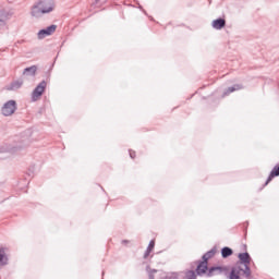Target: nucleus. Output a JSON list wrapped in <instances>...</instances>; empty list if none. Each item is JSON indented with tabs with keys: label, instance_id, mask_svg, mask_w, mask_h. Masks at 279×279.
Returning <instances> with one entry per match:
<instances>
[{
	"label": "nucleus",
	"instance_id": "obj_1",
	"mask_svg": "<svg viewBox=\"0 0 279 279\" xmlns=\"http://www.w3.org/2000/svg\"><path fill=\"white\" fill-rule=\"evenodd\" d=\"M228 271H230L228 266H211L208 268V262L204 260H199L196 267L197 276H204V274H206L207 278H213V276H217L219 274L228 276Z\"/></svg>",
	"mask_w": 279,
	"mask_h": 279
},
{
	"label": "nucleus",
	"instance_id": "obj_2",
	"mask_svg": "<svg viewBox=\"0 0 279 279\" xmlns=\"http://www.w3.org/2000/svg\"><path fill=\"white\" fill-rule=\"evenodd\" d=\"M238 258L239 260L231 267L228 275L229 279H241V271H243V267H241V265H251L252 263V256H250V253L247 252L239 253Z\"/></svg>",
	"mask_w": 279,
	"mask_h": 279
},
{
	"label": "nucleus",
	"instance_id": "obj_3",
	"mask_svg": "<svg viewBox=\"0 0 279 279\" xmlns=\"http://www.w3.org/2000/svg\"><path fill=\"white\" fill-rule=\"evenodd\" d=\"M53 0H39L32 7L31 16L40 19L43 14H49V12H53Z\"/></svg>",
	"mask_w": 279,
	"mask_h": 279
},
{
	"label": "nucleus",
	"instance_id": "obj_4",
	"mask_svg": "<svg viewBox=\"0 0 279 279\" xmlns=\"http://www.w3.org/2000/svg\"><path fill=\"white\" fill-rule=\"evenodd\" d=\"M16 110H19L16 100H8L1 108V114L3 117H12Z\"/></svg>",
	"mask_w": 279,
	"mask_h": 279
},
{
	"label": "nucleus",
	"instance_id": "obj_5",
	"mask_svg": "<svg viewBox=\"0 0 279 279\" xmlns=\"http://www.w3.org/2000/svg\"><path fill=\"white\" fill-rule=\"evenodd\" d=\"M46 88L47 81H41L32 93L33 101H37L39 97H43V93H45Z\"/></svg>",
	"mask_w": 279,
	"mask_h": 279
},
{
	"label": "nucleus",
	"instance_id": "obj_6",
	"mask_svg": "<svg viewBox=\"0 0 279 279\" xmlns=\"http://www.w3.org/2000/svg\"><path fill=\"white\" fill-rule=\"evenodd\" d=\"M56 29H58V26L56 24H52L44 29H40L37 36L39 40H43V38H47V36H51V34H54Z\"/></svg>",
	"mask_w": 279,
	"mask_h": 279
},
{
	"label": "nucleus",
	"instance_id": "obj_7",
	"mask_svg": "<svg viewBox=\"0 0 279 279\" xmlns=\"http://www.w3.org/2000/svg\"><path fill=\"white\" fill-rule=\"evenodd\" d=\"M278 177H279V165H277L272 168L264 186H267V184H269V182H271L274 180V178H278Z\"/></svg>",
	"mask_w": 279,
	"mask_h": 279
},
{
	"label": "nucleus",
	"instance_id": "obj_8",
	"mask_svg": "<svg viewBox=\"0 0 279 279\" xmlns=\"http://www.w3.org/2000/svg\"><path fill=\"white\" fill-rule=\"evenodd\" d=\"M211 26L214 27V29H223V27H226V19L218 17L214 20Z\"/></svg>",
	"mask_w": 279,
	"mask_h": 279
},
{
	"label": "nucleus",
	"instance_id": "obj_9",
	"mask_svg": "<svg viewBox=\"0 0 279 279\" xmlns=\"http://www.w3.org/2000/svg\"><path fill=\"white\" fill-rule=\"evenodd\" d=\"M235 90H243V85L241 84H235L231 87H228L222 97H228V95H230L231 93H234Z\"/></svg>",
	"mask_w": 279,
	"mask_h": 279
},
{
	"label": "nucleus",
	"instance_id": "obj_10",
	"mask_svg": "<svg viewBox=\"0 0 279 279\" xmlns=\"http://www.w3.org/2000/svg\"><path fill=\"white\" fill-rule=\"evenodd\" d=\"M222 258H230L232 254H234V251L230 246H223L220 251Z\"/></svg>",
	"mask_w": 279,
	"mask_h": 279
},
{
	"label": "nucleus",
	"instance_id": "obj_11",
	"mask_svg": "<svg viewBox=\"0 0 279 279\" xmlns=\"http://www.w3.org/2000/svg\"><path fill=\"white\" fill-rule=\"evenodd\" d=\"M217 254V248H211L210 251L206 252L203 256H202V260L205 263H208L209 258H214V256Z\"/></svg>",
	"mask_w": 279,
	"mask_h": 279
},
{
	"label": "nucleus",
	"instance_id": "obj_12",
	"mask_svg": "<svg viewBox=\"0 0 279 279\" xmlns=\"http://www.w3.org/2000/svg\"><path fill=\"white\" fill-rule=\"evenodd\" d=\"M36 71H38V66L32 65L29 68L24 69L23 75H28L31 77H34V75H36Z\"/></svg>",
	"mask_w": 279,
	"mask_h": 279
},
{
	"label": "nucleus",
	"instance_id": "obj_13",
	"mask_svg": "<svg viewBox=\"0 0 279 279\" xmlns=\"http://www.w3.org/2000/svg\"><path fill=\"white\" fill-rule=\"evenodd\" d=\"M23 86V80L13 81L10 86L8 87V90H19Z\"/></svg>",
	"mask_w": 279,
	"mask_h": 279
},
{
	"label": "nucleus",
	"instance_id": "obj_14",
	"mask_svg": "<svg viewBox=\"0 0 279 279\" xmlns=\"http://www.w3.org/2000/svg\"><path fill=\"white\" fill-rule=\"evenodd\" d=\"M156 247V241L151 240L144 253V258L147 259L149 258V255L151 254V251Z\"/></svg>",
	"mask_w": 279,
	"mask_h": 279
},
{
	"label": "nucleus",
	"instance_id": "obj_15",
	"mask_svg": "<svg viewBox=\"0 0 279 279\" xmlns=\"http://www.w3.org/2000/svg\"><path fill=\"white\" fill-rule=\"evenodd\" d=\"M8 264V255H5V248H0V267Z\"/></svg>",
	"mask_w": 279,
	"mask_h": 279
},
{
	"label": "nucleus",
	"instance_id": "obj_16",
	"mask_svg": "<svg viewBox=\"0 0 279 279\" xmlns=\"http://www.w3.org/2000/svg\"><path fill=\"white\" fill-rule=\"evenodd\" d=\"M245 278H252V268L250 267V264H244L243 270H241Z\"/></svg>",
	"mask_w": 279,
	"mask_h": 279
},
{
	"label": "nucleus",
	"instance_id": "obj_17",
	"mask_svg": "<svg viewBox=\"0 0 279 279\" xmlns=\"http://www.w3.org/2000/svg\"><path fill=\"white\" fill-rule=\"evenodd\" d=\"M19 147H12V148H7V149H3V148H0V154H3L5 151H9V154H16V151H19Z\"/></svg>",
	"mask_w": 279,
	"mask_h": 279
},
{
	"label": "nucleus",
	"instance_id": "obj_18",
	"mask_svg": "<svg viewBox=\"0 0 279 279\" xmlns=\"http://www.w3.org/2000/svg\"><path fill=\"white\" fill-rule=\"evenodd\" d=\"M129 154H130V158H132L133 160H134V158H136V151L130 149Z\"/></svg>",
	"mask_w": 279,
	"mask_h": 279
},
{
	"label": "nucleus",
	"instance_id": "obj_19",
	"mask_svg": "<svg viewBox=\"0 0 279 279\" xmlns=\"http://www.w3.org/2000/svg\"><path fill=\"white\" fill-rule=\"evenodd\" d=\"M3 25H5V20H3V17H0V27H3Z\"/></svg>",
	"mask_w": 279,
	"mask_h": 279
},
{
	"label": "nucleus",
	"instance_id": "obj_20",
	"mask_svg": "<svg viewBox=\"0 0 279 279\" xmlns=\"http://www.w3.org/2000/svg\"><path fill=\"white\" fill-rule=\"evenodd\" d=\"M148 279H156V277L154 276V274L148 272Z\"/></svg>",
	"mask_w": 279,
	"mask_h": 279
},
{
	"label": "nucleus",
	"instance_id": "obj_21",
	"mask_svg": "<svg viewBox=\"0 0 279 279\" xmlns=\"http://www.w3.org/2000/svg\"><path fill=\"white\" fill-rule=\"evenodd\" d=\"M149 274H153V276H154L155 274H158V270L151 269V270L149 271Z\"/></svg>",
	"mask_w": 279,
	"mask_h": 279
},
{
	"label": "nucleus",
	"instance_id": "obj_22",
	"mask_svg": "<svg viewBox=\"0 0 279 279\" xmlns=\"http://www.w3.org/2000/svg\"><path fill=\"white\" fill-rule=\"evenodd\" d=\"M128 243H130V241H128V240H123V241H122V244H123V245H125V244H128Z\"/></svg>",
	"mask_w": 279,
	"mask_h": 279
},
{
	"label": "nucleus",
	"instance_id": "obj_23",
	"mask_svg": "<svg viewBox=\"0 0 279 279\" xmlns=\"http://www.w3.org/2000/svg\"><path fill=\"white\" fill-rule=\"evenodd\" d=\"M99 0H96V3H98Z\"/></svg>",
	"mask_w": 279,
	"mask_h": 279
}]
</instances>
